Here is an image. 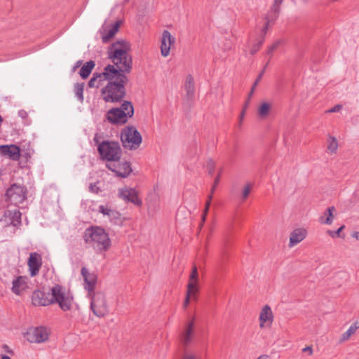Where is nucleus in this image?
Returning <instances> with one entry per match:
<instances>
[{"mask_svg":"<svg viewBox=\"0 0 359 359\" xmlns=\"http://www.w3.org/2000/svg\"><path fill=\"white\" fill-rule=\"evenodd\" d=\"M130 49V46L126 40L116 41L108 48V58L113 65H107L103 74L108 81L101 89L102 99L106 102H119L126 96L125 84L128 81L126 74H129L133 68V59L128 53Z\"/></svg>","mask_w":359,"mask_h":359,"instance_id":"1","label":"nucleus"},{"mask_svg":"<svg viewBox=\"0 0 359 359\" xmlns=\"http://www.w3.org/2000/svg\"><path fill=\"white\" fill-rule=\"evenodd\" d=\"M83 238L85 243L93 248L97 253L107 251L111 245L108 233L99 226H90L87 228L83 233Z\"/></svg>","mask_w":359,"mask_h":359,"instance_id":"2","label":"nucleus"},{"mask_svg":"<svg viewBox=\"0 0 359 359\" xmlns=\"http://www.w3.org/2000/svg\"><path fill=\"white\" fill-rule=\"evenodd\" d=\"M52 304H57L63 311H70L74 304L72 294L59 284L50 288Z\"/></svg>","mask_w":359,"mask_h":359,"instance_id":"3","label":"nucleus"},{"mask_svg":"<svg viewBox=\"0 0 359 359\" xmlns=\"http://www.w3.org/2000/svg\"><path fill=\"white\" fill-rule=\"evenodd\" d=\"M97 151L102 160L109 162L118 161L122 156L120 144L115 141L104 140L98 144Z\"/></svg>","mask_w":359,"mask_h":359,"instance_id":"4","label":"nucleus"},{"mask_svg":"<svg viewBox=\"0 0 359 359\" xmlns=\"http://www.w3.org/2000/svg\"><path fill=\"white\" fill-rule=\"evenodd\" d=\"M121 140L123 147L137 149L142 143V138L134 126H126L121 130Z\"/></svg>","mask_w":359,"mask_h":359,"instance_id":"5","label":"nucleus"},{"mask_svg":"<svg viewBox=\"0 0 359 359\" xmlns=\"http://www.w3.org/2000/svg\"><path fill=\"white\" fill-rule=\"evenodd\" d=\"M90 309L94 315L99 318L104 317L108 313L106 297L103 292L93 293L91 297Z\"/></svg>","mask_w":359,"mask_h":359,"instance_id":"6","label":"nucleus"},{"mask_svg":"<svg viewBox=\"0 0 359 359\" xmlns=\"http://www.w3.org/2000/svg\"><path fill=\"white\" fill-rule=\"evenodd\" d=\"M6 197L11 203L18 205L27 198V188L21 184H12L6 192Z\"/></svg>","mask_w":359,"mask_h":359,"instance_id":"7","label":"nucleus"},{"mask_svg":"<svg viewBox=\"0 0 359 359\" xmlns=\"http://www.w3.org/2000/svg\"><path fill=\"white\" fill-rule=\"evenodd\" d=\"M107 168L121 178L127 177L133 171L130 162L127 161H112L107 164Z\"/></svg>","mask_w":359,"mask_h":359,"instance_id":"8","label":"nucleus"},{"mask_svg":"<svg viewBox=\"0 0 359 359\" xmlns=\"http://www.w3.org/2000/svg\"><path fill=\"white\" fill-rule=\"evenodd\" d=\"M25 337L31 343H41L48 339V334L45 327H36L28 329Z\"/></svg>","mask_w":359,"mask_h":359,"instance_id":"9","label":"nucleus"},{"mask_svg":"<svg viewBox=\"0 0 359 359\" xmlns=\"http://www.w3.org/2000/svg\"><path fill=\"white\" fill-rule=\"evenodd\" d=\"M128 116L126 112L119 108H112L106 114V119L111 124H125L128 121Z\"/></svg>","mask_w":359,"mask_h":359,"instance_id":"10","label":"nucleus"},{"mask_svg":"<svg viewBox=\"0 0 359 359\" xmlns=\"http://www.w3.org/2000/svg\"><path fill=\"white\" fill-rule=\"evenodd\" d=\"M32 302L34 306H46L51 305L50 292H45L40 290H36L32 294Z\"/></svg>","mask_w":359,"mask_h":359,"instance_id":"11","label":"nucleus"},{"mask_svg":"<svg viewBox=\"0 0 359 359\" xmlns=\"http://www.w3.org/2000/svg\"><path fill=\"white\" fill-rule=\"evenodd\" d=\"M29 273L32 277L36 276L42 266V257L38 252H32L27 261Z\"/></svg>","mask_w":359,"mask_h":359,"instance_id":"12","label":"nucleus"},{"mask_svg":"<svg viewBox=\"0 0 359 359\" xmlns=\"http://www.w3.org/2000/svg\"><path fill=\"white\" fill-rule=\"evenodd\" d=\"M119 196L127 202H130L135 205L140 206L142 200L138 196L137 191L133 188L123 189L119 191Z\"/></svg>","mask_w":359,"mask_h":359,"instance_id":"13","label":"nucleus"},{"mask_svg":"<svg viewBox=\"0 0 359 359\" xmlns=\"http://www.w3.org/2000/svg\"><path fill=\"white\" fill-rule=\"evenodd\" d=\"M175 42V38L172 36L168 30H164L162 34L161 51L163 57H167L170 53V46Z\"/></svg>","mask_w":359,"mask_h":359,"instance_id":"14","label":"nucleus"},{"mask_svg":"<svg viewBox=\"0 0 359 359\" xmlns=\"http://www.w3.org/2000/svg\"><path fill=\"white\" fill-rule=\"evenodd\" d=\"M81 272L85 282V288L90 292H93L97 283L96 274L89 273L86 267H82Z\"/></svg>","mask_w":359,"mask_h":359,"instance_id":"15","label":"nucleus"},{"mask_svg":"<svg viewBox=\"0 0 359 359\" xmlns=\"http://www.w3.org/2000/svg\"><path fill=\"white\" fill-rule=\"evenodd\" d=\"M0 153L8 156L11 159L17 161L20 156V148L15 144L0 146Z\"/></svg>","mask_w":359,"mask_h":359,"instance_id":"16","label":"nucleus"},{"mask_svg":"<svg viewBox=\"0 0 359 359\" xmlns=\"http://www.w3.org/2000/svg\"><path fill=\"white\" fill-rule=\"evenodd\" d=\"M27 280L28 278L26 276H18L13 280L12 292L17 295H20L28 287Z\"/></svg>","mask_w":359,"mask_h":359,"instance_id":"17","label":"nucleus"},{"mask_svg":"<svg viewBox=\"0 0 359 359\" xmlns=\"http://www.w3.org/2000/svg\"><path fill=\"white\" fill-rule=\"evenodd\" d=\"M306 231L303 229H294L290 234V247H292L300 243L306 237Z\"/></svg>","mask_w":359,"mask_h":359,"instance_id":"18","label":"nucleus"},{"mask_svg":"<svg viewBox=\"0 0 359 359\" xmlns=\"http://www.w3.org/2000/svg\"><path fill=\"white\" fill-rule=\"evenodd\" d=\"M273 321V313L271 311V309L269 305H265L259 314V322H260V327H263L264 325V324L266 322H269L271 324Z\"/></svg>","mask_w":359,"mask_h":359,"instance_id":"19","label":"nucleus"},{"mask_svg":"<svg viewBox=\"0 0 359 359\" xmlns=\"http://www.w3.org/2000/svg\"><path fill=\"white\" fill-rule=\"evenodd\" d=\"M194 323L192 320L187 324L186 329L182 334V342L184 346H187L190 343L194 333Z\"/></svg>","mask_w":359,"mask_h":359,"instance_id":"20","label":"nucleus"},{"mask_svg":"<svg viewBox=\"0 0 359 359\" xmlns=\"http://www.w3.org/2000/svg\"><path fill=\"white\" fill-rule=\"evenodd\" d=\"M5 215L10 217L11 222V224L13 226H18L21 224V216L22 214L20 212V210L15 209V210H8Z\"/></svg>","mask_w":359,"mask_h":359,"instance_id":"21","label":"nucleus"},{"mask_svg":"<svg viewBox=\"0 0 359 359\" xmlns=\"http://www.w3.org/2000/svg\"><path fill=\"white\" fill-rule=\"evenodd\" d=\"M95 66V62L93 60L86 62L81 68L79 75L83 79H87L91 74L93 69Z\"/></svg>","mask_w":359,"mask_h":359,"instance_id":"22","label":"nucleus"},{"mask_svg":"<svg viewBox=\"0 0 359 359\" xmlns=\"http://www.w3.org/2000/svg\"><path fill=\"white\" fill-rule=\"evenodd\" d=\"M184 88L187 92V97L189 99L192 98L194 95L195 84L194 77L191 74L187 76Z\"/></svg>","mask_w":359,"mask_h":359,"instance_id":"23","label":"nucleus"},{"mask_svg":"<svg viewBox=\"0 0 359 359\" xmlns=\"http://www.w3.org/2000/svg\"><path fill=\"white\" fill-rule=\"evenodd\" d=\"M121 23V21H116L111 25V28L107 31V32L102 35V39L103 43H108L109 40L114 36V35L118 31Z\"/></svg>","mask_w":359,"mask_h":359,"instance_id":"24","label":"nucleus"},{"mask_svg":"<svg viewBox=\"0 0 359 359\" xmlns=\"http://www.w3.org/2000/svg\"><path fill=\"white\" fill-rule=\"evenodd\" d=\"M198 269L197 267L194 265L193 266L191 273L189 276V283L187 285V287L189 289H196L198 290L197 283H198Z\"/></svg>","mask_w":359,"mask_h":359,"instance_id":"25","label":"nucleus"},{"mask_svg":"<svg viewBox=\"0 0 359 359\" xmlns=\"http://www.w3.org/2000/svg\"><path fill=\"white\" fill-rule=\"evenodd\" d=\"M283 0H274V2L271 8V14H269L271 18L272 21H275L280 13V5L283 3Z\"/></svg>","mask_w":359,"mask_h":359,"instance_id":"26","label":"nucleus"},{"mask_svg":"<svg viewBox=\"0 0 359 359\" xmlns=\"http://www.w3.org/2000/svg\"><path fill=\"white\" fill-rule=\"evenodd\" d=\"M104 74V70L102 73H94L92 78L89 80L88 83V86L89 88L99 87V85L96 86L95 82L97 79H99V84L105 80V76L103 75Z\"/></svg>","mask_w":359,"mask_h":359,"instance_id":"27","label":"nucleus"},{"mask_svg":"<svg viewBox=\"0 0 359 359\" xmlns=\"http://www.w3.org/2000/svg\"><path fill=\"white\" fill-rule=\"evenodd\" d=\"M84 83H76L74 86V92L77 100L83 103L84 100L83 90H84Z\"/></svg>","mask_w":359,"mask_h":359,"instance_id":"28","label":"nucleus"},{"mask_svg":"<svg viewBox=\"0 0 359 359\" xmlns=\"http://www.w3.org/2000/svg\"><path fill=\"white\" fill-rule=\"evenodd\" d=\"M335 211V208L334 206H330L327 208L325 212V215H327V217L324 219L323 217H320L319 220L320 223L325 224H331L333 221V212Z\"/></svg>","mask_w":359,"mask_h":359,"instance_id":"29","label":"nucleus"},{"mask_svg":"<svg viewBox=\"0 0 359 359\" xmlns=\"http://www.w3.org/2000/svg\"><path fill=\"white\" fill-rule=\"evenodd\" d=\"M108 218L114 224L121 225L123 224V218L121 214L115 210L112 209L111 210L109 213Z\"/></svg>","mask_w":359,"mask_h":359,"instance_id":"30","label":"nucleus"},{"mask_svg":"<svg viewBox=\"0 0 359 359\" xmlns=\"http://www.w3.org/2000/svg\"><path fill=\"white\" fill-rule=\"evenodd\" d=\"M198 291V290H196V289L190 290V289H189V287H187L186 298L183 303V306L184 309H186L188 306L191 299L196 300V299H197L196 294H197Z\"/></svg>","mask_w":359,"mask_h":359,"instance_id":"31","label":"nucleus"},{"mask_svg":"<svg viewBox=\"0 0 359 359\" xmlns=\"http://www.w3.org/2000/svg\"><path fill=\"white\" fill-rule=\"evenodd\" d=\"M119 109L126 112L128 118H131L134 114V107L130 101H124Z\"/></svg>","mask_w":359,"mask_h":359,"instance_id":"32","label":"nucleus"},{"mask_svg":"<svg viewBox=\"0 0 359 359\" xmlns=\"http://www.w3.org/2000/svg\"><path fill=\"white\" fill-rule=\"evenodd\" d=\"M211 200H212V196H210L209 198L208 199V201L205 203V208L203 210V214L201 215V222L199 224V229H201L202 227L203 226L204 222H205V221L206 219V217H207V215L208 213L209 208H210V204H211Z\"/></svg>","mask_w":359,"mask_h":359,"instance_id":"33","label":"nucleus"},{"mask_svg":"<svg viewBox=\"0 0 359 359\" xmlns=\"http://www.w3.org/2000/svg\"><path fill=\"white\" fill-rule=\"evenodd\" d=\"M269 109L270 104L269 103L264 102L260 105L258 110V114L261 117H264L269 114Z\"/></svg>","mask_w":359,"mask_h":359,"instance_id":"34","label":"nucleus"},{"mask_svg":"<svg viewBox=\"0 0 359 359\" xmlns=\"http://www.w3.org/2000/svg\"><path fill=\"white\" fill-rule=\"evenodd\" d=\"M358 327L355 325H352L346 332H345L341 336V340L346 341L350 338V337L355 333Z\"/></svg>","mask_w":359,"mask_h":359,"instance_id":"35","label":"nucleus"},{"mask_svg":"<svg viewBox=\"0 0 359 359\" xmlns=\"http://www.w3.org/2000/svg\"><path fill=\"white\" fill-rule=\"evenodd\" d=\"M345 228L344 225L340 226L337 231L327 230V233L332 238H344V235H341V232Z\"/></svg>","mask_w":359,"mask_h":359,"instance_id":"36","label":"nucleus"},{"mask_svg":"<svg viewBox=\"0 0 359 359\" xmlns=\"http://www.w3.org/2000/svg\"><path fill=\"white\" fill-rule=\"evenodd\" d=\"M264 36L261 38L254 46L252 47L250 50V54L255 55L261 48L264 43Z\"/></svg>","mask_w":359,"mask_h":359,"instance_id":"37","label":"nucleus"},{"mask_svg":"<svg viewBox=\"0 0 359 359\" xmlns=\"http://www.w3.org/2000/svg\"><path fill=\"white\" fill-rule=\"evenodd\" d=\"M207 170L209 175H212L214 173L215 168V163L213 160L209 159L206 164Z\"/></svg>","mask_w":359,"mask_h":359,"instance_id":"38","label":"nucleus"},{"mask_svg":"<svg viewBox=\"0 0 359 359\" xmlns=\"http://www.w3.org/2000/svg\"><path fill=\"white\" fill-rule=\"evenodd\" d=\"M265 20H266V22L264 24V27L262 28V38L264 36V38L265 37V35L267 32V30H268V28H269V25L271 22H273L271 20V18L269 16V15H266L265 17Z\"/></svg>","mask_w":359,"mask_h":359,"instance_id":"39","label":"nucleus"},{"mask_svg":"<svg viewBox=\"0 0 359 359\" xmlns=\"http://www.w3.org/2000/svg\"><path fill=\"white\" fill-rule=\"evenodd\" d=\"M330 138L332 139V141L330 142V144L327 147V149L330 152L333 153V152L336 151L338 144H337V140L334 137H330Z\"/></svg>","mask_w":359,"mask_h":359,"instance_id":"40","label":"nucleus"},{"mask_svg":"<svg viewBox=\"0 0 359 359\" xmlns=\"http://www.w3.org/2000/svg\"><path fill=\"white\" fill-rule=\"evenodd\" d=\"M252 185L250 184H247L242 192V199L245 201L249 196Z\"/></svg>","mask_w":359,"mask_h":359,"instance_id":"41","label":"nucleus"},{"mask_svg":"<svg viewBox=\"0 0 359 359\" xmlns=\"http://www.w3.org/2000/svg\"><path fill=\"white\" fill-rule=\"evenodd\" d=\"M111 210L112 209H111L108 206H105V205H100L98 207V212L102 213L103 215L107 216V217H108L109 213L111 212Z\"/></svg>","mask_w":359,"mask_h":359,"instance_id":"42","label":"nucleus"},{"mask_svg":"<svg viewBox=\"0 0 359 359\" xmlns=\"http://www.w3.org/2000/svg\"><path fill=\"white\" fill-rule=\"evenodd\" d=\"M221 175H222V170H220L219 171V173H218L217 176V177H215V179L214 184H213V186H212V189H211V193H210V194L208 196V197H209L210 196H211L212 197V194H213V193H214V191H215V188H216L217 185V184H219V182Z\"/></svg>","mask_w":359,"mask_h":359,"instance_id":"43","label":"nucleus"},{"mask_svg":"<svg viewBox=\"0 0 359 359\" xmlns=\"http://www.w3.org/2000/svg\"><path fill=\"white\" fill-rule=\"evenodd\" d=\"M281 41L278 40L274 42L270 47H269L266 53L271 55L273 52L280 45Z\"/></svg>","mask_w":359,"mask_h":359,"instance_id":"44","label":"nucleus"},{"mask_svg":"<svg viewBox=\"0 0 359 359\" xmlns=\"http://www.w3.org/2000/svg\"><path fill=\"white\" fill-rule=\"evenodd\" d=\"M255 88H253V86H252V88H251V90L249 93V95H248V99L247 100V101L245 102V107H244V109L243 110V111L241 112V118L243 117L244 116V114H245V109H246V107H248L249 102H250V97L251 96L253 95V93H254V90H255Z\"/></svg>","mask_w":359,"mask_h":359,"instance_id":"45","label":"nucleus"},{"mask_svg":"<svg viewBox=\"0 0 359 359\" xmlns=\"http://www.w3.org/2000/svg\"><path fill=\"white\" fill-rule=\"evenodd\" d=\"M264 74V69H262V72L259 74L257 76V78L256 79L255 81L253 83V88H255L259 82L261 81L263 75Z\"/></svg>","mask_w":359,"mask_h":359,"instance_id":"46","label":"nucleus"},{"mask_svg":"<svg viewBox=\"0 0 359 359\" xmlns=\"http://www.w3.org/2000/svg\"><path fill=\"white\" fill-rule=\"evenodd\" d=\"M342 109V105L337 104L332 108L330 109L327 112L328 113H335L339 111Z\"/></svg>","mask_w":359,"mask_h":359,"instance_id":"47","label":"nucleus"},{"mask_svg":"<svg viewBox=\"0 0 359 359\" xmlns=\"http://www.w3.org/2000/svg\"><path fill=\"white\" fill-rule=\"evenodd\" d=\"M89 189L91 192L97 194L100 191V189L97 186L96 184H90Z\"/></svg>","mask_w":359,"mask_h":359,"instance_id":"48","label":"nucleus"},{"mask_svg":"<svg viewBox=\"0 0 359 359\" xmlns=\"http://www.w3.org/2000/svg\"><path fill=\"white\" fill-rule=\"evenodd\" d=\"M18 115L23 119L26 118L28 116L27 111L23 109H21L18 111Z\"/></svg>","mask_w":359,"mask_h":359,"instance_id":"49","label":"nucleus"},{"mask_svg":"<svg viewBox=\"0 0 359 359\" xmlns=\"http://www.w3.org/2000/svg\"><path fill=\"white\" fill-rule=\"evenodd\" d=\"M182 359H197L195 355L191 353H185Z\"/></svg>","mask_w":359,"mask_h":359,"instance_id":"50","label":"nucleus"},{"mask_svg":"<svg viewBox=\"0 0 359 359\" xmlns=\"http://www.w3.org/2000/svg\"><path fill=\"white\" fill-rule=\"evenodd\" d=\"M303 352H308L309 355H312L313 349L311 346H306L302 349Z\"/></svg>","mask_w":359,"mask_h":359,"instance_id":"51","label":"nucleus"},{"mask_svg":"<svg viewBox=\"0 0 359 359\" xmlns=\"http://www.w3.org/2000/svg\"><path fill=\"white\" fill-rule=\"evenodd\" d=\"M83 63L82 60H78L72 68V71L74 72L78 67H81Z\"/></svg>","mask_w":359,"mask_h":359,"instance_id":"52","label":"nucleus"},{"mask_svg":"<svg viewBox=\"0 0 359 359\" xmlns=\"http://www.w3.org/2000/svg\"><path fill=\"white\" fill-rule=\"evenodd\" d=\"M93 141L95 142V144H97L98 146L99 143H101L99 140V136L97 134H95L94 138H93Z\"/></svg>","mask_w":359,"mask_h":359,"instance_id":"53","label":"nucleus"},{"mask_svg":"<svg viewBox=\"0 0 359 359\" xmlns=\"http://www.w3.org/2000/svg\"><path fill=\"white\" fill-rule=\"evenodd\" d=\"M351 236H352V237L355 238L356 240L359 241V232L358 231L353 232Z\"/></svg>","mask_w":359,"mask_h":359,"instance_id":"54","label":"nucleus"},{"mask_svg":"<svg viewBox=\"0 0 359 359\" xmlns=\"http://www.w3.org/2000/svg\"><path fill=\"white\" fill-rule=\"evenodd\" d=\"M257 359H271L269 355H261L260 356H259Z\"/></svg>","mask_w":359,"mask_h":359,"instance_id":"55","label":"nucleus"},{"mask_svg":"<svg viewBox=\"0 0 359 359\" xmlns=\"http://www.w3.org/2000/svg\"><path fill=\"white\" fill-rule=\"evenodd\" d=\"M1 359H11L9 356L4 355L1 357Z\"/></svg>","mask_w":359,"mask_h":359,"instance_id":"56","label":"nucleus"},{"mask_svg":"<svg viewBox=\"0 0 359 359\" xmlns=\"http://www.w3.org/2000/svg\"><path fill=\"white\" fill-rule=\"evenodd\" d=\"M269 63V61H268V62H266V64L265 65V66H264V69H264V70L266 69V68L267 67V66H268Z\"/></svg>","mask_w":359,"mask_h":359,"instance_id":"57","label":"nucleus"},{"mask_svg":"<svg viewBox=\"0 0 359 359\" xmlns=\"http://www.w3.org/2000/svg\"><path fill=\"white\" fill-rule=\"evenodd\" d=\"M4 348H8L7 345H4Z\"/></svg>","mask_w":359,"mask_h":359,"instance_id":"58","label":"nucleus"}]
</instances>
